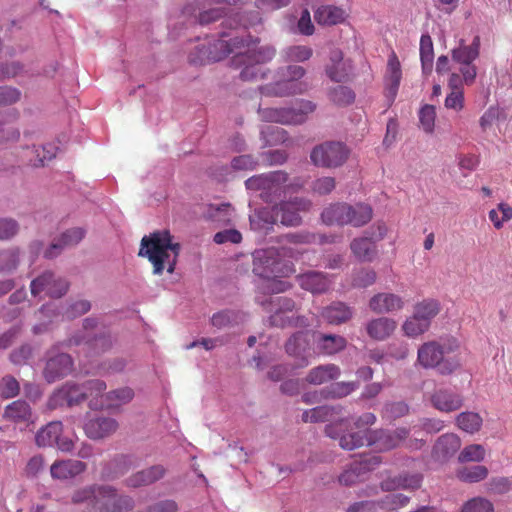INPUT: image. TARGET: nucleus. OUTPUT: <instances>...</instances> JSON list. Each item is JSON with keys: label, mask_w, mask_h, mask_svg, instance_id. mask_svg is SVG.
Listing matches in <instances>:
<instances>
[{"label": "nucleus", "mask_w": 512, "mask_h": 512, "mask_svg": "<svg viewBox=\"0 0 512 512\" xmlns=\"http://www.w3.org/2000/svg\"><path fill=\"white\" fill-rule=\"evenodd\" d=\"M199 55L192 57V62L220 61L233 54L232 64L241 68L240 78L244 81H255L266 77L267 69L262 65L271 61L276 50L273 46H258V39L247 37H233L230 39H217L208 47L197 48Z\"/></svg>", "instance_id": "nucleus-1"}, {"label": "nucleus", "mask_w": 512, "mask_h": 512, "mask_svg": "<svg viewBox=\"0 0 512 512\" xmlns=\"http://www.w3.org/2000/svg\"><path fill=\"white\" fill-rule=\"evenodd\" d=\"M375 421V415L367 412L354 421V426L358 431L344 432L343 430L348 428L346 420L327 425L325 431L330 438L338 439L340 447L345 450H353L367 445L375 446L380 451H387L397 447L406 439L408 430L405 428H399L395 431L369 430L368 427L373 425Z\"/></svg>", "instance_id": "nucleus-2"}, {"label": "nucleus", "mask_w": 512, "mask_h": 512, "mask_svg": "<svg viewBox=\"0 0 512 512\" xmlns=\"http://www.w3.org/2000/svg\"><path fill=\"white\" fill-rule=\"evenodd\" d=\"M180 253V244L173 241L171 234L157 231L141 240L139 255L147 257L153 265V273L161 275L164 270L173 273Z\"/></svg>", "instance_id": "nucleus-3"}, {"label": "nucleus", "mask_w": 512, "mask_h": 512, "mask_svg": "<svg viewBox=\"0 0 512 512\" xmlns=\"http://www.w3.org/2000/svg\"><path fill=\"white\" fill-rule=\"evenodd\" d=\"M460 344L453 336L441 337L423 343L417 351V363L425 369H436L441 375H449L461 367L457 357H445L455 352Z\"/></svg>", "instance_id": "nucleus-4"}, {"label": "nucleus", "mask_w": 512, "mask_h": 512, "mask_svg": "<svg viewBox=\"0 0 512 512\" xmlns=\"http://www.w3.org/2000/svg\"><path fill=\"white\" fill-rule=\"evenodd\" d=\"M302 254V250L293 246L257 249L253 252V272L263 279L290 276L295 273L294 265L283 258L299 259Z\"/></svg>", "instance_id": "nucleus-5"}, {"label": "nucleus", "mask_w": 512, "mask_h": 512, "mask_svg": "<svg viewBox=\"0 0 512 512\" xmlns=\"http://www.w3.org/2000/svg\"><path fill=\"white\" fill-rule=\"evenodd\" d=\"M306 74L303 67L289 65L277 70V79L273 83L259 88L261 95L266 97H287L303 94L308 90V84L302 81Z\"/></svg>", "instance_id": "nucleus-6"}, {"label": "nucleus", "mask_w": 512, "mask_h": 512, "mask_svg": "<svg viewBox=\"0 0 512 512\" xmlns=\"http://www.w3.org/2000/svg\"><path fill=\"white\" fill-rule=\"evenodd\" d=\"M245 186L250 191H259V196L265 202H272L275 198L285 195L291 189L299 188L301 185L289 181L285 172L274 171L247 179Z\"/></svg>", "instance_id": "nucleus-7"}, {"label": "nucleus", "mask_w": 512, "mask_h": 512, "mask_svg": "<svg viewBox=\"0 0 512 512\" xmlns=\"http://www.w3.org/2000/svg\"><path fill=\"white\" fill-rule=\"evenodd\" d=\"M316 105L305 99L297 100L288 107H269L259 106L258 115L264 122L278 123L282 125H300L304 123L308 115L313 113Z\"/></svg>", "instance_id": "nucleus-8"}, {"label": "nucleus", "mask_w": 512, "mask_h": 512, "mask_svg": "<svg viewBox=\"0 0 512 512\" xmlns=\"http://www.w3.org/2000/svg\"><path fill=\"white\" fill-rule=\"evenodd\" d=\"M91 309L88 300H77L73 303L62 305L56 302H50L39 310V317L47 319L41 324L35 325L33 331L35 334L41 333L46 326L53 321L70 320L87 313Z\"/></svg>", "instance_id": "nucleus-9"}, {"label": "nucleus", "mask_w": 512, "mask_h": 512, "mask_svg": "<svg viewBox=\"0 0 512 512\" xmlns=\"http://www.w3.org/2000/svg\"><path fill=\"white\" fill-rule=\"evenodd\" d=\"M349 149L341 142H325L313 148L310 154L314 165L323 168L342 166L349 157Z\"/></svg>", "instance_id": "nucleus-10"}, {"label": "nucleus", "mask_w": 512, "mask_h": 512, "mask_svg": "<svg viewBox=\"0 0 512 512\" xmlns=\"http://www.w3.org/2000/svg\"><path fill=\"white\" fill-rule=\"evenodd\" d=\"M62 432V423L52 421L37 432L35 436L36 444L40 447L55 445L62 452H71L74 448V441L72 438L62 435Z\"/></svg>", "instance_id": "nucleus-11"}, {"label": "nucleus", "mask_w": 512, "mask_h": 512, "mask_svg": "<svg viewBox=\"0 0 512 512\" xmlns=\"http://www.w3.org/2000/svg\"><path fill=\"white\" fill-rule=\"evenodd\" d=\"M270 323L273 326L285 327L287 325L293 326H307L308 323L304 317L294 318L289 316L292 313L295 303L292 299L286 297H277L269 303Z\"/></svg>", "instance_id": "nucleus-12"}, {"label": "nucleus", "mask_w": 512, "mask_h": 512, "mask_svg": "<svg viewBox=\"0 0 512 512\" xmlns=\"http://www.w3.org/2000/svg\"><path fill=\"white\" fill-rule=\"evenodd\" d=\"M84 389V383L77 384L73 381H68L51 394L47 406L49 409H56L62 406L72 407L78 405L87 397V392Z\"/></svg>", "instance_id": "nucleus-13"}, {"label": "nucleus", "mask_w": 512, "mask_h": 512, "mask_svg": "<svg viewBox=\"0 0 512 512\" xmlns=\"http://www.w3.org/2000/svg\"><path fill=\"white\" fill-rule=\"evenodd\" d=\"M31 294L34 297L39 296L42 292L52 298L62 297L68 290V282L56 277L52 272H44L31 282Z\"/></svg>", "instance_id": "nucleus-14"}, {"label": "nucleus", "mask_w": 512, "mask_h": 512, "mask_svg": "<svg viewBox=\"0 0 512 512\" xmlns=\"http://www.w3.org/2000/svg\"><path fill=\"white\" fill-rule=\"evenodd\" d=\"M104 484H89L76 488L71 494V502L74 505H84L88 509L99 512L102 500L108 493Z\"/></svg>", "instance_id": "nucleus-15"}, {"label": "nucleus", "mask_w": 512, "mask_h": 512, "mask_svg": "<svg viewBox=\"0 0 512 512\" xmlns=\"http://www.w3.org/2000/svg\"><path fill=\"white\" fill-rule=\"evenodd\" d=\"M73 370V360L66 353H55L54 348L49 351L48 359L43 370V376L48 383L70 374Z\"/></svg>", "instance_id": "nucleus-16"}, {"label": "nucleus", "mask_w": 512, "mask_h": 512, "mask_svg": "<svg viewBox=\"0 0 512 512\" xmlns=\"http://www.w3.org/2000/svg\"><path fill=\"white\" fill-rule=\"evenodd\" d=\"M311 205L308 199L296 197L276 206V214L284 226H298L302 222L300 213L308 211Z\"/></svg>", "instance_id": "nucleus-17"}, {"label": "nucleus", "mask_w": 512, "mask_h": 512, "mask_svg": "<svg viewBox=\"0 0 512 512\" xmlns=\"http://www.w3.org/2000/svg\"><path fill=\"white\" fill-rule=\"evenodd\" d=\"M381 463V458L377 455L366 456L359 461H354L339 476V482L342 485L350 486L360 481L364 474L375 469Z\"/></svg>", "instance_id": "nucleus-18"}, {"label": "nucleus", "mask_w": 512, "mask_h": 512, "mask_svg": "<svg viewBox=\"0 0 512 512\" xmlns=\"http://www.w3.org/2000/svg\"><path fill=\"white\" fill-rule=\"evenodd\" d=\"M405 300L398 294L380 292L369 300V308L376 314H389L401 311L405 307Z\"/></svg>", "instance_id": "nucleus-19"}, {"label": "nucleus", "mask_w": 512, "mask_h": 512, "mask_svg": "<svg viewBox=\"0 0 512 512\" xmlns=\"http://www.w3.org/2000/svg\"><path fill=\"white\" fill-rule=\"evenodd\" d=\"M87 469V464L76 459L56 460L50 466V475L52 479L58 481H68L83 474Z\"/></svg>", "instance_id": "nucleus-20"}, {"label": "nucleus", "mask_w": 512, "mask_h": 512, "mask_svg": "<svg viewBox=\"0 0 512 512\" xmlns=\"http://www.w3.org/2000/svg\"><path fill=\"white\" fill-rule=\"evenodd\" d=\"M353 66L349 59H344L342 51L335 49L330 52L329 63L326 66L327 76L334 82L346 81Z\"/></svg>", "instance_id": "nucleus-21"}, {"label": "nucleus", "mask_w": 512, "mask_h": 512, "mask_svg": "<svg viewBox=\"0 0 512 512\" xmlns=\"http://www.w3.org/2000/svg\"><path fill=\"white\" fill-rule=\"evenodd\" d=\"M398 327L395 319L380 316L372 318L365 325L367 335L375 341H385L390 338Z\"/></svg>", "instance_id": "nucleus-22"}, {"label": "nucleus", "mask_w": 512, "mask_h": 512, "mask_svg": "<svg viewBox=\"0 0 512 512\" xmlns=\"http://www.w3.org/2000/svg\"><path fill=\"white\" fill-rule=\"evenodd\" d=\"M118 429L117 421L112 417L99 416L89 419L84 424V431L88 438L103 439L112 435Z\"/></svg>", "instance_id": "nucleus-23"}, {"label": "nucleus", "mask_w": 512, "mask_h": 512, "mask_svg": "<svg viewBox=\"0 0 512 512\" xmlns=\"http://www.w3.org/2000/svg\"><path fill=\"white\" fill-rule=\"evenodd\" d=\"M108 493H104L107 497L102 500L99 512H130L134 508V500L128 495H120L116 488L106 485Z\"/></svg>", "instance_id": "nucleus-24"}, {"label": "nucleus", "mask_w": 512, "mask_h": 512, "mask_svg": "<svg viewBox=\"0 0 512 512\" xmlns=\"http://www.w3.org/2000/svg\"><path fill=\"white\" fill-rule=\"evenodd\" d=\"M84 236L85 230L80 227L66 230L57 240L51 243L49 248L45 251V257H56L64 248L78 244L84 238Z\"/></svg>", "instance_id": "nucleus-25"}, {"label": "nucleus", "mask_w": 512, "mask_h": 512, "mask_svg": "<svg viewBox=\"0 0 512 512\" xmlns=\"http://www.w3.org/2000/svg\"><path fill=\"white\" fill-rule=\"evenodd\" d=\"M402 78V70L400 61L395 52H391L386 66V72L384 76L385 88L388 97L394 99Z\"/></svg>", "instance_id": "nucleus-26"}, {"label": "nucleus", "mask_w": 512, "mask_h": 512, "mask_svg": "<svg viewBox=\"0 0 512 512\" xmlns=\"http://www.w3.org/2000/svg\"><path fill=\"white\" fill-rule=\"evenodd\" d=\"M165 474V469L161 465H154L133 473L125 479V485L129 488H140L151 485L160 480Z\"/></svg>", "instance_id": "nucleus-27"}, {"label": "nucleus", "mask_w": 512, "mask_h": 512, "mask_svg": "<svg viewBox=\"0 0 512 512\" xmlns=\"http://www.w3.org/2000/svg\"><path fill=\"white\" fill-rule=\"evenodd\" d=\"M301 288L313 293H324L330 285L331 280L321 272L310 271L297 277Z\"/></svg>", "instance_id": "nucleus-28"}, {"label": "nucleus", "mask_w": 512, "mask_h": 512, "mask_svg": "<svg viewBox=\"0 0 512 512\" xmlns=\"http://www.w3.org/2000/svg\"><path fill=\"white\" fill-rule=\"evenodd\" d=\"M318 353L333 355L345 349L347 341L344 337L334 334L313 335Z\"/></svg>", "instance_id": "nucleus-29"}, {"label": "nucleus", "mask_w": 512, "mask_h": 512, "mask_svg": "<svg viewBox=\"0 0 512 512\" xmlns=\"http://www.w3.org/2000/svg\"><path fill=\"white\" fill-rule=\"evenodd\" d=\"M348 13L342 8L334 5H322L314 12L315 21L319 25L332 26L343 23Z\"/></svg>", "instance_id": "nucleus-30"}, {"label": "nucleus", "mask_w": 512, "mask_h": 512, "mask_svg": "<svg viewBox=\"0 0 512 512\" xmlns=\"http://www.w3.org/2000/svg\"><path fill=\"white\" fill-rule=\"evenodd\" d=\"M433 406L441 412H452L461 408L463 399L460 394L450 390H438L432 397Z\"/></svg>", "instance_id": "nucleus-31"}, {"label": "nucleus", "mask_w": 512, "mask_h": 512, "mask_svg": "<svg viewBox=\"0 0 512 512\" xmlns=\"http://www.w3.org/2000/svg\"><path fill=\"white\" fill-rule=\"evenodd\" d=\"M84 391L87 392L89 407L92 410L103 409L106 406V383L103 380H89L84 383Z\"/></svg>", "instance_id": "nucleus-32"}, {"label": "nucleus", "mask_w": 512, "mask_h": 512, "mask_svg": "<svg viewBox=\"0 0 512 512\" xmlns=\"http://www.w3.org/2000/svg\"><path fill=\"white\" fill-rule=\"evenodd\" d=\"M480 37L475 36L470 45H466L464 40L459 41L458 47L452 50V59L459 64H471L480 53Z\"/></svg>", "instance_id": "nucleus-33"}, {"label": "nucleus", "mask_w": 512, "mask_h": 512, "mask_svg": "<svg viewBox=\"0 0 512 512\" xmlns=\"http://www.w3.org/2000/svg\"><path fill=\"white\" fill-rule=\"evenodd\" d=\"M353 310L342 302H336L323 309L321 316L332 325H339L352 318Z\"/></svg>", "instance_id": "nucleus-34"}, {"label": "nucleus", "mask_w": 512, "mask_h": 512, "mask_svg": "<svg viewBox=\"0 0 512 512\" xmlns=\"http://www.w3.org/2000/svg\"><path fill=\"white\" fill-rule=\"evenodd\" d=\"M340 373V368L335 364L319 365L309 371L306 381L313 385H321L337 379Z\"/></svg>", "instance_id": "nucleus-35"}, {"label": "nucleus", "mask_w": 512, "mask_h": 512, "mask_svg": "<svg viewBox=\"0 0 512 512\" xmlns=\"http://www.w3.org/2000/svg\"><path fill=\"white\" fill-rule=\"evenodd\" d=\"M342 408L340 406H317L312 409L306 410L302 414L304 422H320V421H336L337 417L341 414Z\"/></svg>", "instance_id": "nucleus-36"}, {"label": "nucleus", "mask_w": 512, "mask_h": 512, "mask_svg": "<svg viewBox=\"0 0 512 512\" xmlns=\"http://www.w3.org/2000/svg\"><path fill=\"white\" fill-rule=\"evenodd\" d=\"M278 216L276 207L270 209L268 207L255 210L250 215V225L256 231H268L276 223Z\"/></svg>", "instance_id": "nucleus-37"}, {"label": "nucleus", "mask_w": 512, "mask_h": 512, "mask_svg": "<svg viewBox=\"0 0 512 512\" xmlns=\"http://www.w3.org/2000/svg\"><path fill=\"white\" fill-rule=\"evenodd\" d=\"M461 446V440L456 434H444L438 438L433 453L437 459H445L454 455Z\"/></svg>", "instance_id": "nucleus-38"}, {"label": "nucleus", "mask_w": 512, "mask_h": 512, "mask_svg": "<svg viewBox=\"0 0 512 512\" xmlns=\"http://www.w3.org/2000/svg\"><path fill=\"white\" fill-rule=\"evenodd\" d=\"M351 212L350 205L336 203L330 205L321 214L322 221L327 225H347V215Z\"/></svg>", "instance_id": "nucleus-39"}, {"label": "nucleus", "mask_w": 512, "mask_h": 512, "mask_svg": "<svg viewBox=\"0 0 512 512\" xmlns=\"http://www.w3.org/2000/svg\"><path fill=\"white\" fill-rule=\"evenodd\" d=\"M4 418L15 423H29L32 422V411L27 402L17 400L5 408Z\"/></svg>", "instance_id": "nucleus-40"}, {"label": "nucleus", "mask_w": 512, "mask_h": 512, "mask_svg": "<svg viewBox=\"0 0 512 512\" xmlns=\"http://www.w3.org/2000/svg\"><path fill=\"white\" fill-rule=\"evenodd\" d=\"M353 255L360 261L371 262L377 255L375 244L367 236L355 238L350 244Z\"/></svg>", "instance_id": "nucleus-41"}, {"label": "nucleus", "mask_w": 512, "mask_h": 512, "mask_svg": "<svg viewBox=\"0 0 512 512\" xmlns=\"http://www.w3.org/2000/svg\"><path fill=\"white\" fill-rule=\"evenodd\" d=\"M131 467L129 456L120 455L109 462L101 472L103 480H115L124 475Z\"/></svg>", "instance_id": "nucleus-42"}, {"label": "nucleus", "mask_w": 512, "mask_h": 512, "mask_svg": "<svg viewBox=\"0 0 512 512\" xmlns=\"http://www.w3.org/2000/svg\"><path fill=\"white\" fill-rule=\"evenodd\" d=\"M441 306L435 299H424L414 305L413 314L431 326L432 320L440 312Z\"/></svg>", "instance_id": "nucleus-43"}, {"label": "nucleus", "mask_w": 512, "mask_h": 512, "mask_svg": "<svg viewBox=\"0 0 512 512\" xmlns=\"http://www.w3.org/2000/svg\"><path fill=\"white\" fill-rule=\"evenodd\" d=\"M234 215V209L228 203L211 204L207 210V217L221 225L229 224Z\"/></svg>", "instance_id": "nucleus-44"}, {"label": "nucleus", "mask_w": 512, "mask_h": 512, "mask_svg": "<svg viewBox=\"0 0 512 512\" xmlns=\"http://www.w3.org/2000/svg\"><path fill=\"white\" fill-rule=\"evenodd\" d=\"M350 210L351 212L347 215V218L350 220H347V224L354 227L363 226L372 218V208L367 204L358 203L354 206L350 205Z\"/></svg>", "instance_id": "nucleus-45"}, {"label": "nucleus", "mask_w": 512, "mask_h": 512, "mask_svg": "<svg viewBox=\"0 0 512 512\" xmlns=\"http://www.w3.org/2000/svg\"><path fill=\"white\" fill-rule=\"evenodd\" d=\"M125 367L126 361L123 358H115L112 360L104 361L92 368H83V371L87 374L92 373L106 376L122 372Z\"/></svg>", "instance_id": "nucleus-46"}, {"label": "nucleus", "mask_w": 512, "mask_h": 512, "mask_svg": "<svg viewBox=\"0 0 512 512\" xmlns=\"http://www.w3.org/2000/svg\"><path fill=\"white\" fill-rule=\"evenodd\" d=\"M420 60L423 73H430L433 67L434 49L432 39L428 34H423L420 38Z\"/></svg>", "instance_id": "nucleus-47"}, {"label": "nucleus", "mask_w": 512, "mask_h": 512, "mask_svg": "<svg viewBox=\"0 0 512 512\" xmlns=\"http://www.w3.org/2000/svg\"><path fill=\"white\" fill-rule=\"evenodd\" d=\"M310 335L299 332L293 335L286 343V351L290 355L302 356L309 350Z\"/></svg>", "instance_id": "nucleus-48"}, {"label": "nucleus", "mask_w": 512, "mask_h": 512, "mask_svg": "<svg viewBox=\"0 0 512 512\" xmlns=\"http://www.w3.org/2000/svg\"><path fill=\"white\" fill-rule=\"evenodd\" d=\"M313 50L306 45H292L286 47L281 55L287 62H304L311 58Z\"/></svg>", "instance_id": "nucleus-49"}, {"label": "nucleus", "mask_w": 512, "mask_h": 512, "mask_svg": "<svg viewBox=\"0 0 512 512\" xmlns=\"http://www.w3.org/2000/svg\"><path fill=\"white\" fill-rule=\"evenodd\" d=\"M430 326L412 314L402 323L401 329L405 336L416 338L429 330Z\"/></svg>", "instance_id": "nucleus-50"}, {"label": "nucleus", "mask_w": 512, "mask_h": 512, "mask_svg": "<svg viewBox=\"0 0 512 512\" xmlns=\"http://www.w3.org/2000/svg\"><path fill=\"white\" fill-rule=\"evenodd\" d=\"M134 397V391L129 387L119 388L106 393L105 408H115L130 402Z\"/></svg>", "instance_id": "nucleus-51"}, {"label": "nucleus", "mask_w": 512, "mask_h": 512, "mask_svg": "<svg viewBox=\"0 0 512 512\" xmlns=\"http://www.w3.org/2000/svg\"><path fill=\"white\" fill-rule=\"evenodd\" d=\"M421 484V477L419 475L399 477L391 480L383 481L381 487L383 490H395L399 488L415 489Z\"/></svg>", "instance_id": "nucleus-52"}, {"label": "nucleus", "mask_w": 512, "mask_h": 512, "mask_svg": "<svg viewBox=\"0 0 512 512\" xmlns=\"http://www.w3.org/2000/svg\"><path fill=\"white\" fill-rule=\"evenodd\" d=\"M456 420L460 429L471 434L479 431L483 422L481 416L474 412H463Z\"/></svg>", "instance_id": "nucleus-53"}, {"label": "nucleus", "mask_w": 512, "mask_h": 512, "mask_svg": "<svg viewBox=\"0 0 512 512\" xmlns=\"http://www.w3.org/2000/svg\"><path fill=\"white\" fill-rule=\"evenodd\" d=\"M489 220L496 229H501L504 223L512 219V207L506 203H499L488 213Z\"/></svg>", "instance_id": "nucleus-54"}, {"label": "nucleus", "mask_w": 512, "mask_h": 512, "mask_svg": "<svg viewBox=\"0 0 512 512\" xmlns=\"http://www.w3.org/2000/svg\"><path fill=\"white\" fill-rule=\"evenodd\" d=\"M457 475L464 482L475 483L487 477L488 469L483 465L464 467L458 471Z\"/></svg>", "instance_id": "nucleus-55"}, {"label": "nucleus", "mask_w": 512, "mask_h": 512, "mask_svg": "<svg viewBox=\"0 0 512 512\" xmlns=\"http://www.w3.org/2000/svg\"><path fill=\"white\" fill-rule=\"evenodd\" d=\"M286 240L291 245H298V244H310V243H326V242H332L333 240L328 239L325 235H316L311 234L308 232L305 233H289L285 236Z\"/></svg>", "instance_id": "nucleus-56"}, {"label": "nucleus", "mask_w": 512, "mask_h": 512, "mask_svg": "<svg viewBox=\"0 0 512 512\" xmlns=\"http://www.w3.org/2000/svg\"><path fill=\"white\" fill-rule=\"evenodd\" d=\"M486 450L480 444H471L466 446L459 454L458 460L461 463L465 462H481L484 460Z\"/></svg>", "instance_id": "nucleus-57"}, {"label": "nucleus", "mask_w": 512, "mask_h": 512, "mask_svg": "<svg viewBox=\"0 0 512 512\" xmlns=\"http://www.w3.org/2000/svg\"><path fill=\"white\" fill-rule=\"evenodd\" d=\"M241 321H243V315L230 310L215 313L211 318L212 325L217 328H224L232 323H239Z\"/></svg>", "instance_id": "nucleus-58"}, {"label": "nucleus", "mask_w": 512, "mask_h": 512, "mask_svg": "<svg viewBox=\"0 0 512 512\" xmlns=\"http://www.w3.org/2000/svg\"><path fill=\"white\" fill-rule=\"evenodd\" d=\"M436 108L433 105H424L419 111V122L426 133H432L435 128Z\"/></svg>", "instance_id": "nucleus-59"}, {"label": "nucleus", "mask_w": 512, "mask_h": 512, "mask_svg": "<svg viewBox=\"0 0 512 512\" xmlns=\"http://www.w3.org/2000/svg\"><path fill=\"white\" fill-rule=\"evenodd\" d=\"M84 344L88 353L97 355L107 351L112 346V340L110 336L99 335L86 340Z\"/></svg>", "instance_id": "nucleus-60"}, {"label": "nucleus", "mask_w": 512, "mask_h": 512, "mask_svg": "<svg viewBox=\"0 0 512 512\" xmlns=\"http://www.w3.org/2000/svg\"><path fill=\"white\" fill-rule=\"evenodd\" d=\"M19 263V250L7 249L0 252V272H11Z\"/></svg>", "instance_id": "nucleus-61"}, {"label": "nucleus", "mask_w": 512, "mask_h": 512, "mask_svg": "<svg viewBox=\"0 0 512 512\" xmlns=\"http://www.w3.org/2000/svg\"><path fill=\"white\" fill-rule=\"evenodd\" d=\"M58 148L51 143L41 147L34 148L35 159H31L34 166L44 165L46 161H50L56 156Z\"/></svg>", "instance_id": "nucleus-62"}, {"label": "nucleus", "mask_w": 512, "mask_h": 512, "mask_svg": "<svg viewBox=\"0 0 512 512\" xmlns=\"http://www.w3.org/2000/svg\"><path fill=\"white\" fill-rule=\"evenodd\" d=\"M329 98L337 105H348L354 101L353 91L346 86H338L329 92Z\"/></svg>", "instance_id": "nucleus-63"}, {"label": "nucleus", "mask_w": 512, "mask_h": 512, "mask_svg": "<svg viewBox=\"0 0 512 512\" xmlns=\"http://www.w3.org/2000/svg\"><path fill=\"white\" fill-rule=\"evenodd\" d=\"M462 512H494V507L489 500L475 497L463 505Z\"/></svg>", "instance_id": "nucleus-64"}]
</instances>
